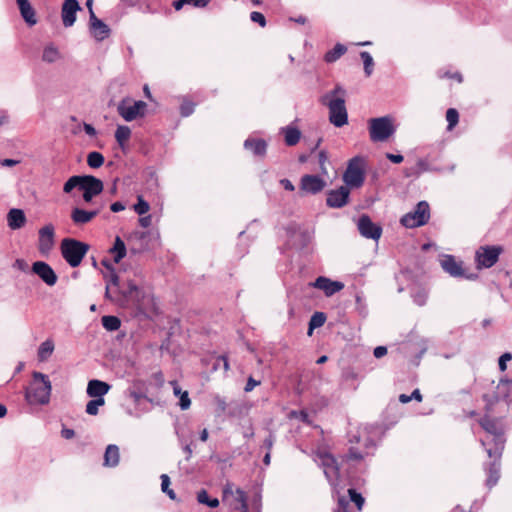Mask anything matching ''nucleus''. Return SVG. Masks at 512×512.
Here are the masks:
<instances>
[{
    "mask_svg": "<svg viewBox=\"0 0 512 512\" xmlns=\"http://www.w3.org/2000/svg\"><path fill=\"white\" fill-rule=\"evenodd\" d=\"M103 163H104V157L101 153L93 151L88 154L87 164L91 168H94V169L99 168L103 165Z\"/></svg>",
    "mask_w": 512,
    "mask_h": 512,
    "instance_id": "nucleus-38",
    "label": "nucleus"
},
{
    "mask_svg": "<svg viewBox=\"0 0 512 512\" xmlns=\"http://www.w3.org/2000/svg\"><path fill=\"white\" fill-rule=\"evenodd\" d=\"M149 208V203L142 196H138V202L134 205L135 212L139 215H144L149 211Z\"/></svg>",
    "mask_w": 512,
    "mask_h": 512,
    "instance_id": "nucleus-44",
    "label": "nucleus"
},
{
    "mask_svg": "<svg viewBox=\"0 0 512 512\" xmlns=\"http://www.w3.org/2000/svg\"><path fill=\"white\" fill-rule=\"evenodd\" d=\"M310 285L322 290L327 297L334 295L344 288V283L340 281H333L324 276H319L314 282L310 283Z\"/></svg>",
    "mask_w": 512,
    "mask_h": 512,
    "instance_id": "nucleus-16",
    "label": "nucleus"
},
{
    "mask_svg": "<svg viewBox=\"0 0 512 512\" xmlns=\"http://www.w3.org/2000/svg\"><path fill=\"white\" fill-rule=\"evenodd\" d=\"M412 297H413V301L417 305L423 306V305H425V303L427 301L428 293L424 289H419L413 293Z\"/></svg>",
    "mask_w": 512,
    "mask_h": 512,
    "instance_id": "nucleus-45",
    "label": "nucleus"
},
{
    "mask_svg": "<svg viewBox=\"0 0 512 512\" xmlns=\"http://www.w3.org/2000/svg\"><path fill=\"white\" fill-rule=\"evenodd\" d=\"M499 471H500L499 463L494 461L493 463L490 464L489 469H488V479H487L488 486L492 487L497 483V481L499 479Z\"/></svg>",
    "mask_w": 512,
    "mask_h": 512,
    "instance_id": "nucleus-36",
    "label": "nucleus"
},
{
    "mask_svg": "<svg viewBox=\"0 0 512 512\" xmlns=\"http://www.w3.org/2000/svg\"><path fill=\"white\" fill-rule=\"evenodd\" d=\"M81 9L77 0H64L61 10L62 22L65 27H71L76 21V13Z\"/></svg>",
    "mask_w": 512,
    "mask_h": 512,
    "instance_id": "nucleus-19",
    "label": "nucleus"
},
{
    "mask_svg": "<svg viewBox=\"0 0 512 512\" xmlns=\"http://www.w3.org/2000/svg\"><path fill=\"white\" fill-rule=\"evenodd\" d=\"M185 5L193 6V7H205L209 0H186Z\"/></svg>",
    "mask_w": 512,
    "mask_h": 512,
    "instance_id": "nucleus-55",
    "label": "nucleus"
},
{
    "mask_svg": "<svg viewBox=\"0 0 512 512\" xmlns=\"http://www.w3.org/2000/svg\"><path fill=\"white\" fill-rule=\"evenodd\" d=\"M83 128H84L85 133L91 137H93L97 134L96 129L91 124L84 123Z\"/></svg>",
    "mask_w": 512,
    "mask_h": 512,
    "instance_id": "nucleus-64",
    "label": "nucleus"
},
{
    "mask_svg": "<svg viewBox=\"0 0 512 512\" xmlns=\"http://www.w3.org/2000/svg\"><path fill=\"white\" fill-rule=\"evenodd\" d=\"M103 188L104 185L100 179L92 175H83V180L79 190L83 192V200L86 203H90L95 196L99 195L103 191Z\"/></svg>",
    "mask_w": 512,
    "mask_h": 512,
    "instance_id": "nucleus-10",
    "label": "nucleus"
},
{
    "mask_svg": "<svg viewBox=\"0 0 512 512\" xmlns=\"http://www.w3.org/2000/svg\"><path fill=\"white\" fill-rule=\"evenodd\" d=\"M334 512H354V511L350 507L349 501L344 496H341L338 498L337 507L334 510Z\"/></svg>",
    "mask_w": 512,
    "mask_h": 512,
    "instance_id": "nucleus-46",
    "label": "nucleus"
},
{
    "mask_svg": "<svg viewBox=\"0 0 512 512\" xmlns=\"http://www.w3.org/2000/svg\"><path fill=\"white\" fill-rule=\"evenodd\" d=\"M274 442H275L274 435L272 433H269L268 437H266L263 442V446L267 449V451L271 452Z\"/></svg>",
    "mask_w": 512,
    "mask_h": 512,
    "instance_id": "nucleus-53",
    "label": "nucleus"
},
{
    "mask_svg": "<svg viewBox=\"0 0 512 512\" xmlns=\"http://www.w3.org/2000/svg\"><path fill=\"white\" fill-rule=\"evenodd\" d=\"M284 136H285V143L288 146H294L296 145L301 137V132L294 127H285L282 129Z\"/></svg>",
    "mask_w": 512,
    "mask_h": 512,
    "instance_id": "nucleus-29",
    "label": "nucleus"
},
{
    "mask_svg": "<svg viewBox=\"0 0 512 512\" xmlns=\"http://www.w3.org/2000/svg\"><path fill=\"white\" fill-rule=\"evenodd\" d=\"M17 5L24 21L29 26L35 25L37 23L36 13L34 8L31 6L29 0Z\"/></svg>",
    "mask_w": 512,
    "mask_h": 512,
    "instance_id": "nucleus-25",
    "label": "nucleus"
},
{
    "mask_svg": "<svg viewBox=\"0 0 512 512\" xmlns=\"http://www.w3.org/2000/svg\"><path fill=\"white\" fill-rule=\"evenodd\" d=\"M357 227L359 233L367 239H373L377 241L382 235V227L373 223L368 215L360 216L358 219Z\"/></svg>",
    "mask_w": 512,
    "mask_h": 512,
    "instance_id": "nucleus-11",
    "label": "nucleus"
},
{
    "mask_svg": "<svg viewBox=\"0 0 512 512\" xmlns=\"http://www.w3.org/2000/svg\"><path fill=\"white\" fill-rule=\"evenodd\" d=\"M52 384L49 377L41 372H33L32 381L25 390V399L29 404L45 405L50 401Z\"/></svg>",
    "mask_w": 512,
    "mask_h": 512,
    "instance_id": "nucleus-3",
    "label": "nucleus"
},
{
    "mask_svg": "<svg viewBox=\"0 0 512 512\" xmlns=\"http://www.w3.org/2000/svg\"><path fill=\"white\" fill-rule=\"evenodd\" d=\"M386 158L395 164L401 163L404 159L401 154H392V153H386Z\"/></svg>",
    "mask_w": 512,
    "mask_h": 512,
    "instance_id": "nucleus-57",
    "label": "nucleus"
},
{
    "mask_svg": "<svg viewBox=\"0 0 512 512\" xmlns=\"http://www.w3.org/2000/svg\"><path fill=\"white\" fill-rule=\"evenodd\" d=\"M90 246L74 238H64L60 244L61 255L70 267H78Z\"/></svg>",
    "mask_w": 512,
    "mask_h": 512,
    "instance_id": "nucleus-4",
    "label": "nucleus"
},
{
    "mask_svg": "<svg viewBox=\"0 0 512 512\" xmlns=\"http://www.w3.org/2000/svg\"><path fill=\"white\" fill-rule=\"evenodd\" d=\"M446 120L448 122V127L447 129L449 131H451L458 123L459 121V113L456 109L454 108H449L447 111H446Z\"/></svg>",
    "mask_w": 512,
    "mask_h": 512,
    "instance_id": "nucleus-41",
    "label": "nucleus"
},
{
    "mask_svg": "<svg viewBox=\"0 0 512 512\" xmlns=\"http://www.w3.org/2000/svg\"><path fill=\"white\" fill-rule=\"evenodd\" d=\"M60 58V53L58 49L50 44L46 46L43 50L42 60L48 63H53Z\"/></svg>",
    "mask_w": 512,
    "mask_h": 512,
    "instance_id": "nucleus-33",
    "label": "nucleus"
},
{
    "mask_svg": "<svg viewBox=\"0 0 512 512\" xmlns=\"http://www.w3.org/2000/svg\"><path fill=\"white\" fill-rule=\"evenodd\" d=\"M430 218V207L426 201H420L415 209L402 216L400 223L407 228L425 225Z\"/></svg>",
    "mask_w": 512,
    "mask_h": 512,
    "instance_id": "nucleus-7",
    "label": "nucleus"
},
{
    "mask_svg": "<svg viewBox=\"0 0 512 512\" xmlns=\"http://www.w3.org/2000/svg\"><path fill=\"white\" fill-rule=\"evenodd\" d=\"M220 362L223 363V368L225 371H228L229 370V362H228V359L225 355H221L217 358V361H216V364H215V368L220 364Z\"/></svg>",
    "mask_w": 512,
    "mask_h": 512,
    "instance_id": "nucleus-60",
    "label": "nucleus"
},
{
    "mask_svg": "<svg viewBox=\"0 0 512 512\" xmlns=\"http://www.w3.org/2000/svg\"><path fill=\"white\" fill-rule=\"evenodd\" d=\"M54 226L47 224L39 230L38 251L42 255H47L54 246Z\"/></svg>",
    "mask_w": 512,
    "mask_h": 512,
    "instance_id": "nucleus-12",
    "label": "nucleus"
},
{
    "mask_svg": "<svg viewBox=\"0 0 512 512\" xmlns=\"http://www.w3.org/2000/svg\"><path fill=\"white\" fill-rule=\"evenodd\" d=\"M110 209L112 212L117 213L123 211L125 209V205L122 202L117 201L111 204Z\"/></svg>",
    "mask_w": 512,
    "mask_h": 512,
    "instance_id": "nucleus-63",
    "label": "nucleus"
},
{
    "mask_svg": "<svg viewBox=\"0 0 512 512\" xmlns=\"http://www.w3.org/2000/svg\"><path fill=\"white\" fill-rule=\"evenodd\" d=\"M321 465L324 469V474L330 484H335L339 478V466L336 459L329 453L320 455Z\"/></svg>",
    "mask_w": 512,
    "mask_h": 512,
    "instance_id": "nucleus-15",
    "label": "nucleus"
},
{
    "mask_svg": "<svg viewBox=\"0 0 512 512\" xmlns=\"http://www.w3.org/2000/svg\"><path fill=\"white\" fill-rule=\"evenodd\" d=\"M105 404L104 398L90 400L86 405V413L89 415H97L100 406Z\"/></svg>",
    "mask_w": 512,
    "mask_h": 512,
    "instance_id": "nucleus-40",
    "label": "nucleus"
},
{
    "mask_svg": "<svg viewBox=\"0 0 512 512\" xmlns=\"http://www.w3.org/2000/svg\"><path fill=\"white\" fill-rule=\"evenodd\" d=\"M443 270L453 277H461L464 275L461 265L451 255H446L441 260Z\"/></svg>",
    "mask_w": 512,
    "mask_h": 512,
    "instance_id": "nucleus-22",
    "label": "nucleus"
},
{
    "mask_svg": "<svg viewBox=\"0 0 512 512\" xmlns=\"http://www.w3.org/2000/svg\"><path fill=\"white\" fill-rule=\"evenodd\" d=\"M101 263L109 270V274L104 275L107 282L105 291L106 298L122 307L133 304L140 312H146V310L149 309V306L153 305V299L150 295H145L143 291L132 281L127 283L126 289L121 288L119 277L109 261L104 259Z\"/></svg>",
    "mask_w": 512,
    "mask_h": 512,
    "instance_id": "nucleus-1",
    "label": "nucleus"
},
{
    "mask_svg": "<svg viewBox=\"0 0 512 512\" xmlns=\"http://www.w3.org/2000/svg\"><path fill=\"white\" fill-rule=\"evenodd\" d=\"M110 390V385L104 381L93 379L88 382L87 394L92 398H103Z\"/></svg>",
    "mask_w": 512,
    "mask_h": 512,
    "instance_id": "nucleus-21",
    "label": "nucleus"
},
{
    "mask_svg": "<svg viewBox=\"0 0 512 512\" xmlns=\"http://www.w3.org/2000/svg\"><path fill=\"white\" fill-rule=\"evenodd\" d=\"M326 321V315L323 312H315L309 321L308 334L311 335L315 328H319L324 325Z\"/></svg>",
    "mask_w": 512,
    "mask_h": 512,
    "instance_id": "nucleus-32",
    "label": "nucleus"
},
{
    "mask_svg": "<svg viewBox=\"0 0 512 512\" xmlns=\"http://www.w3.org/2000/svg\"><path fill=\"white\" fill-rule=\"evenodd\" d=\"M244 147L250 150L255 156L264 157L267 150V143L263 139L248 138L244 142Z\"/></svg>",
    "mask_w": 512,
    "mask_h": 512,
    "instance_id": "nucleus-24",
    "label": "nucleus"
},
{
    "mask_svg": "<svg viewBox=\"0 0 512 512\" xmlns=\"http://www.w3.org/2000/svg\"><path fill=\"white\" fill-rule=\"evenodd\" d=\"M110 253L114 254V262L119 263L126 256V246L122 239L117 236Z\"/></svg>",
    "mask_w": 512,
    "mask_h": 512,
    "instance_id": "nucleus-28",
    "label": "nucleus"
},
{
    "mask_svg": "<svg viewBox=\"0 0 512 512\" xmlns=\"http://www.w3.org/2000/svg\"><path fill=\"white\" fill-rule=\"evenodd\" d=\"M347 51V48L343 44H336L332 50H329L325 56L324 59L327 63H333L337 61L342 55L345 54Z\"/></svg>",
    "mask_w": 512,
    "mask_h": 512,
    "instance_id": "nucleus-30",
    "label": "nucleus"
},
{
    "mask_svg": "<svg viewBox=\"0 0 512 512\" xmlns=\"http://www.w3.org/2000/svg\"><path fill=\"white\" fill-rule=\"evenodd\" d=\"M318 159H319V165H320L321 172L323 174H327V168H326V162L328 160L327 153L325 151H320L318 154Z\"/></svg>",
    "mask_w": 512,
    "mask_h": 512,
    "instance_id": "nucleus-48",
    "label": "nucleus"
},
{
    "mask_svg": "<svg viewBox=\"0 0 512 512\" xmlns=\"http://www.w3.org/2000/svg\"><path fill=\"white\" fill-rule=\"evenodd\" d=\"M191 405L190 398L188 396V392L184 391L180 396L179 406L182 410H187Z\"/></svg>",
    "mask_w": 512,
    "mask_h": 512,
    "instance_id": "nucleus-49",
    "label": "nucleus"
},
{
    "mask_svg": "<svg viewBox=\"0 0 512 512\" xmlns=\"http://www.w3.org/2000/svg\"><path fill=\"white\" fill-rule=\"evenodd\" d=\"M152 218L150 215L143 216L139 218V224L143 228H147L151 225Z\"/></svg>",
    "mask_w": 512,
    "mask_h": 512,
    "instance_id": "nucleus-61",
    "label": "nucleus"
},
{
    "mask_svg": "<svg viewBox=\"0 0 512 512\" xmlns=\"http://www.w3.org/2000/svg\"><path fill=\"white\" fill-rule=\"evenodd\" d=\"M101 321H102L103 327L108 331H116L121 326V321L116 316H112V315L103 316Z\"/></svg>",
    "mask_w": 512,
    "mask_h": 512,
    "instance_id": "nucleus-34",
    "label": "nucleus"
},
{
    "mask_svg": "<svg viewBox=\"0 0 512 512\" xmlns=\"http://www.w3.org/2000/svg\"><path fill=\"white\" fill-rule=\"evenodd\" d=\"M373 354L376 358H381L387 354V348L385 346H377Z\"/></svg>",
    "mask_w": 512,
    "mask_h": 512,
    "instance_id": "nucleus-58",
    "label": "nucleus"
},
{
    "mask_svg": "<svg viewBox=\"0 0 512 512\" xmlns=\"http://www.w3.org/2000/svg\"><path fill=\"white\" fill-rule=\"evenodd\" d=\"M326 186V182L317 175L306 174L301 177L300 190L307 194H317Z\"/></svg>",
    "mask_w": 512,
    "mask_h": 512,
    "instance_id": "nucleus-13",
    "label": "nucleus"
},
{
    "mask_svg": "<svg viewBox=\"0 0 512 512\" xmlns=\"http://www.w3.org/2000/svg\"><path fill=\"white\" fill-rule=\"evenodd\" d=\"M54 351V343L52 340L47 339L42 342L38 348V359L39 361H46Z\"/></svg>",
    "mask_w": 512,
    "mask_h": 512,
    "instance_id": "nucleus-31",
    "label": "nucleus"
},
{
    "mask_svg": "<svg viewBox=\"0 0 512 512\" xmlns=\"http://www.w3.org/2000/svg\"><path fill=\"white\" fill-rule=\"evenodd\" d=\"M348 494H349L350 500L355 503V505L357 506V509L360 511L362 509V507L364 505V501H365L363 496L353 488H350L348 490Z\"/></svg>",
    "mask_w": 512,
    "mask_h": 512,
    "instance_id": "nucleus-43",
    "label": "nucleus"
},
{
    "mask_svg": "<svg viewBox=\"0 0 512 512\" xmlns=\"http://www.w3.org/2000/svg\"><path fill=\"white\" fill-rule=\"evenodd\" d=\"M181 115L187 117L194 111V104L191 102H185L180 107Z\"/></svg>",
    "mask_w": 512,
    "mask_h": 512,
    "instance_id": "nucleus-50",
    "label": "nucleus"
},
{
    "mask_svg": "<svg viewBox=\"0 0 512 512\" xmlns=\"http://www.w3.org/2000/svg\"><path fill=\"white\" fill-rule=\"evenodd\" d=\"M119 448L117 445L110 444L107 446L104 454V465L107 467H115L119 463Z\"/></svg>",
    "mask_w": 512,
    "mask_h": 512,
    "instance_id": "nucleus-26",
    "label": "nucleus"
},
{
    "mask_svg": "<svg viewBox=\"0 0 512 512\" xmlns=\"http://www.w3.org/2000/svg\"><path fill=\"white\" fill-rule=\"evenodd\" d=\"M147 103L142 100H134L130 97L123 98L117 105L118 114L127 122L143 118L146 115Z\"/></svg>",
    "mask_w": 512,
    "mask_h": 512,
    "instance_id": "nucleus-5",
    "label": "nucleus"
},
{
    "mask_svg": "<svg viewBox=\"0 0 512 512\" xmlns=\"http://www.w3.org/2000/svg\"><path fill=\"white\" fill-rule=\"evenodd\" d=\"M32 272L48 286H54L58 280V277L51 266L43 261L34 262L32 264Z\"/></svg>",
    "mask_w": 512,
    "mask_h": 512,
    "instance_id": "nucleus-14",
    "label": "nucleus"
},
{
    "mask_svg": "<svg viewBox=\"0 0 512 512\" xmlns=\"http://www.w3.org/2000/svg\"><path fill=\"white\" fill-rule=\"evenodd\" d=\"M236 500L241 503V506L247 505V496L246 493L240 489L237 488L235 491Z\"/></svg>",
    "mask_w": 512,
    "mask_h": 512,
    "instance_id": "nucleus-52",
    "label": "nucleus"
},
{
    "mask_svg": "<svg viewBox=\"0 0 512 512\" xmlns=\"http://www.w3.org/2000/svg\"><path fill=\"white\" fill-rule=\"evenodd\" d=\"M83 180V175H75L70 177L63 186V191L65 193H71L73 189H80L81 183Z\"/></svg>",
    "mask_w": 512,
    "mask_h": 512,
    "instance_id": "nucleus-37",
    "label": "nucleus"
},
{
    "mask_svg": "<svg viewBox=\"0 0 512 512\" xmlns=\"http://www.w3.org/2000/svg\"><path fill=\"white\" fill-rule=\"evenodd\" d=\"M100 213V208L92 210H85L79 207H75L71 211V220L77 226H82L89 223Z\"/></svg>",
    "mask_w": 512,
    "mask_h": 512,
    "instance_id": "nucleus-20",
    "label": "nucleus"
},
{
    "mask_svg": "<svg viewBox=\"0 0 512 512\" xmlns=\"http://www.w3.org/2000/svg\"><path fill=\"white\" fill-rule=\"evenodd\" d=\"M280 184L287 191H294L295 190V186L293 185V183L289 179H286V178L281 179L280 180Z\"/></svg>",
    "mask_w": 512,
    "mask_h": 512,
    "instance_id": "nucleus-59",
    "label": "nucleus"
},
{
    "mask_svg": "<svg viewBox=\"0 0 512 512\" xmlns=\"http://www.w3.org/2000/svg\"><path fill=\"white\" fill-rule=\"evenodd\" d=\"M345 184L351 188H359L365 180L363 159L359 156L353 157L343 174Z\"/></svg>",
    "mask_w": 512,
    "mask_h": 512,
    "instance_id": "nucleus-6",
    "label": "nucleus"
},
{
    "mask_svg": "<svg viewBox=\"0 0 512 512\" xmlns=\"http://www.w3.org/2000/svg\"><path fill=\"white\" fill-rule=\"evenodd\" d=\"M129 396L136 404L139 403V401L145 397L141 392L137 391H130Z\"/></svg>",
    "mask_w": 512,
    "mask_h": 512,
    "instance_id": "nucleus-62",
    "label": "nucleus"
},
{
    "mask_svg": "<svg viewBox=\"0 0 512 512\" xmlns=\"http://www.w3.org/2000/svg\"><path fill=\"white\" fill-rule=\"evenodd\" d=\"M161 490L162 492H166L167 490H169V486H170V478L167 474H162L161 475Z\"/></svg>",
    "mask_w": 512,
    "mask_h": 512,
    "instance_id": "nucleus-54",
    "label": "nucleus"
},
{
    "mask_svg": "<svg viewBox=\"0 0 512 512\" xmlns=\"http://www.w3.org/2000/svg\"><path fill=\"white\" fill-rule=\"evenodd\" d=\"M370 139L373 142L386 141L393 133L394 127L389 117L373 118L369 122Z\"/></svg>",
    "mask_w": 512,
    "mask_h": 512,
    "instance_id": "nucleus-8",
    "label": "nucleus"
},
{
    "mask_svg": "<svg viewBox=\"0 0 512 512\" xmlns=\"http://www.w3.org/2000/svg\"><path fill=\"white\" fill-rule=\"evenodd\" d=\"M360 57L363 60L365 74H366V76L369 77L373 72V66H374L373 58L370 55V53L367 51H362L360 53Z\"/></svg>",
    "mask_w": 512,
    "mask_h": 512,
    "instance_id": "nucleus-39",
    "label": "nucleus"
},
{
    "mask_svg": "<svg viewBox=\"0 0 512 512\" xmlns=\"http://www.w3.org/2000/svg\"><path fill=\"white\" fill-rule=\"evenodd\" d=\"M429 170H430V168H429L428 162L426 160H424V159H419L417 161L416 166L413 169V171L412 172H407L406 176H412V175L418 176L421 173L429 171Z\"/></svg>",
    "mask_w": 512,
    "mask_h": 512,
    "instance_id": "nucleus-42",
    "label": "nucleus"
},
{
    "mask_svg": "<svg viewBox=\"0 0 512 512\" xmlns=\"http://www.w3.org/2000/svg\"><path fill=\"white\" fill-rule=\"evenodd\" d=\"M512 358V355L510 353H504L500 356L499 358V361H498V365H499V369L501 371H505L506 368H507V361H510Z\"/></svg>",
    "mask_w": 512,
    "mask_h": 512,
    "instance_id": "nucleus-51",
    "label": "nucleus"
},
{
    "mask_svg": "<svg viewBox=\"0 0 512 512\" xmlns=\"http://www.w3.org/2000/svg\"><path fill=\"white\" fill-rule=\"evenodd\" d=\"M502 252L500 246H481L475 255L478 268H490L499 259Z\"/></svg>",
    "mask_w": 512,
    "mask_h": 512,
    "instance_id": "nucleus-9",
    "label": "nucleus"
},
{
    "mask_svg": "<svg viewBox=\"0 0 512 512\" xmlns=\"http://www.w3.org/2000/svg\"><path fill=\"white\" fill-rule=\"evenodd\" d=\"M197 500L200 504L207 505L211 508L219 506V500L217 498L210 499L206 490L202 489L197 493Z\"/></svg>",
    "mask_w": 512,
    "mask_h": 512,
    "instance_id": "nucleus-35",
    "label": "nucleus"
},
{
    "mask_svg": "<svg viewBox=\"0 0 512 512\" xmlns=\"http://www.w3.org/2000/svg\"><path fill=\"white\" fill-rule=\"evenodd\" d=\"M346 90L336 85L333 90L325 93L321 97L322 105L329 110V121L337 128L343 127L348 123V113L345 106Z\"/></svg>",
    "mask_w": 512,
    "mask_h": 512,
    "instance_id": "nucleus-2",
    "label": "nucleus"
},
{
    "mask_svg": "<svg viewBox=\"0 0 512 512\" xmlns=\"http://www.w3.org/2000/svg\"><path fill=\"white\" fill-rule=\"evenodd\" d=\"M260 384V381H256L255 379H253L252 377H249L248 380H247V383L245 385V392H250L252 391L256 386H258Z\"/></svg>",
    "mask_w": 512,
    "mask_h": 512,
    "instance_id": "nucleus-56",
    "label": "nucleus"
},
{
    "mask_svg": "<svg viewBox=\"0 0 512 512\" xmlns=\"http://www.w3.org/2000/svg\"><path fill=\"white\" fill-rule=\"evenodd\" d=\"M8 226L12 230L22 228L26 223V216L21 209L13 208L7 215Z\"/></svg>",
    "mask_w": 512,
    "mask_h": 512,
    "instance_id": "nucleus-23",
    "label": "nucleus"
},
{
    "mask_svg": "<svg viewBox=\"0 0 512 512\" xmlns=\"http://www.w3.org/2000/svg\"><path fill=\"white\" fill-rule=\"evenodd\" d=\"M131 137V129L126 125H118L115 131V139L118 145L124 149Z\"/></svg>",
    "mask_w": 512,
    "mask_h": 512,
    "instance_id": "nucleus-27",
    "label": "nucleus"
},
{
    "mask_svg": "<svg viewBox=\"0 0 512 512\" xmlns=\"http://www.w3.org/2000/svg\"><path fill=\"white\" fill-rule=\"evenodd\" d=\"M349 194L350 191L347 186L331 190L327 195L326 204L331 208H341L348 203Z\"/></svg>",
    "mask_w": 512,
    "mask_h": 512,
    "instance_id": "nucleus-18",
    "label": "nucleus"
},
{
    "mask_svg": "<svg viewBox=\"0 0 512 512\" xmlns=\"http://www.w3.org/2000/svg\"><path fill=\"white\" fill-rule=\"evenodd\" d=\"M250 19L255 22V23H258L261 27H264L266 25V19L264 17V15L260 12H257V11H254L250 14Z\"/></svg>",
    "mask_w": 512,
    "mask_h": 512,
    "instance_id": "nucleus-47",
    "label": "nucleus"
},
{
    "mask_svg": "<svg viewBox=\"0 0 512 512\" xmlns=\"http://www.w3.org/2000/svg\"><path fill=\"white\" fill-rule=\"evenodd\" d=\"M89 28L92 36L97 41H103L110 34V28L102 20L96 17L92 9H90L89 15Z\"/></svg>",
    "mask_w": 512,
    "mask_h": 512,
    "instance_id": "nucleus-17",
    "label": "nucleus"
}]
</instances>
